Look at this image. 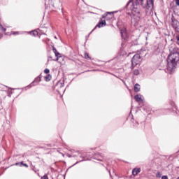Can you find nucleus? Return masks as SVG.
Here are the masks:
<instances>
[{
    "label": "nucleus",
    "mask_w": 179,
    "mask_h": 179,
    "mask_svg": "<svg viewBox=\"0 0 179 179\" xmlns=\"http://www.w3.org/2000/svg\"><path fill=\"white\" fill-rule=\"evenodd\" d=\"M179 62V52H175L173 53H171L167 58V71L171 73L174 69H176V66H177V64Z\"/></svg>",
    "instance_id": "obj_1"
},
{
    "label": "nucleus",
    "mask_w": 179,
    "mask_h": 179,
    "mask_svg": "<svg viewBox=\"0 0 179 179\" xmlns=\"http://www.w3.org/2000/svg\"><path fill=\"white\" fill-rule=\"evenodd\" d=\"M130 10H131L133 13L131 17V23L136 25L139 20H141V9L138 8V7H135L134 3H132V6L130 7Z\"/></svg>",
    "instance_id": "obj_2"
},
{
    "label": "nucleus",
    "mask_w": 179,
    "mask_h": 179,
    "mask_svg": "<svg viewBox=\"0 0 179 179\" xmlns=\"http://www.w3.org/2000/svg\"><path fill=\"white\" fill-rule=\"evenodd\" d=\"M142 57H143V50H141L140 52H138L131 59V66L132 68H135L136 65L141 62L142 60Z\"/></svg>",
    "instance_id": "obj_3"
},
{
    "label": "nucleus",
    "mask_w": 179,
    "mask_h": 179,
    "mask_svg": "<svg viewBox=\"0 0 179 179\" xmlns=\"http://www.w3.org/2000/svg\"><path fill=\"white\" fill-rule=\"evenodd\" d=\"M132 6L133 5L135 6V8H138V5H141L142 8H146V9H149V8H150V6H149V1L147 0L145 1V3H144L143 0H136L135 3H131V1H129V3H127V8H128V6H129V5Z\"/></svg>",
    "instance_id": "obj_4"
},
{
    "label": "nucleus",
    "mask_w": 179,
    "mask_h": 179,
    "mask_svg": "<svg viewBox=\"0 0 179 179\" xmlns=\"http://www.w3.org/2000/svg\"><path fill=\"white\" fill-rule=\"evenodd\" d=\"M120 34L122 36V38H123L124 40H126L127 37H128V32H127V29L125 28L120 29Z\"/></svg>",
    "instance_id": "obj_5"
},
{
    "label": "nucleus",
    "mask_w": 179,
    "mask_h": 179,
    "mask_svg": "<svg viewBox=\"0 0 179 179\" xmlns=\"http://www.w3.org/2000/svg\"><path fill=\"white\" fill-rule=\"evenodd\" d=\"M106 20H101L100 21L98 24H96L95 26V27L92 29V31H94V30H96V29H97V27H99L100 29V27H103V26H106Z\"/></svg>",
    "instance_id": "obj_6"
},
{
    "label": "nucleus",
    "mask_w": 179,
    "mask_h": 179,
    "mask_svg": "<svg viewBox=\"0 0 179 179\" xmlns=\"http://www.w3.org/2000/svg\"><path fill=\"white\" fill-rule=\"evenodd\" d=\"M139 173H141V168H134L132 170L133 176H138V174H139Z\"/></svg>",
    "instance_id": "obj_7"
},
{
    "label": "nucleus",
    "mask_w": 179,
    "mask_h": 179,
    "mask_svg": "<svg viewBox=\"0 0 179 179\" xmlns=\"http://www.w3.org/2000/svg\"><path fill=\"white\" fill-rule=\"evenodd\" d=\"M29 34H31V36H34V37H37V36H38V31L36 30L30 31Z\"/></svg>",
    "instance_id": "obj_8"
},
{
    "label": "nucleus",
    "mask_w": 179,
    "mask_h": 179,
    "mask_svg": "<svg viewBox=\"0 0 179 179\" xmlns=\"http://www.w3.org/2000/svg\"><path fill=\"white\" fill-rule=\"evenodd\" d=\"M134 99L136 101H137L138 103H140V101H142V97H141V95H136L134 96Z\"/></svg>",
    "instance_id": "obj_9"
},
{
    "label": "nucleus",
    "mask_w": 179,
    "mask_h": 179,
    "mask_svg": "<svg viewBox=\"0 0 179 179\" xmlns=\"http://www.w3.org/2000/svg\"><path fill=\"white\" fill-rule=\"evenodd\" d=\"M141 90V86L139 84H136L134 86V92H139Z\"/></svg>",
    "instance_id": "obj_10"
},
{
    "label": "nucleus",
    "mask_w": 179,
    "mask_h": 179,
    "mask_svg": "<svg viewBox=\"0 0 179 179\" xmlns=\"http://www.w3.org/2000/svg\"><path fill=\"white\" fill-rule=\"evenodd\" d=\"M41 81V78L40 76H38L34 81V83H38V82Z\"/></svg>",
    "instance_id": "obj_11"
},
{
    "label": "nucleus",
    "mask_w": 179,
    "mask_h": 179,
    "mask_svg": "<svg viewBox=\"0 0 179 179\" xmlns=\"http://www.w3.org/2000/svg\"><path fill=\"white\" fill-rule=\"evenodd\" d=\"M45 79L46 80V82H48L49 80H51V75L48 74L45 77Z\"/></svg>",
    "instance_id": "obj_12"
},
{
    "label": "nucleus",
    "mask_w": 179,
    "mask_h": 179,
    "mask_svg": "<svg viewBox=\"0 0 179 179\" xmlns=\"http://www.w3.org/2000/svg\"><path fill=\"white\" fill-rule=\"evenodd\" d=\"M55 57H57L56 61H58V58H61V54L57 52L55 53Z\"/></svg>",
    "instance_id": "obj_13"
},
{
    "label": "nucleus",
    "mask_w": 179,
    "mask_h": 179,
    "mask_svg": "<svg viewBox=\"0 0 179 179\" xmlns=\"http://www.w3.org/2000/svg\"><path fill=\"white\" fill-rule=\"evenodd\" d=\"M110 15V17H113L114 16V13L113 12H107L106 13V16H108Z\"/></svg>",
    "instance_id": "obj_14"
},
{
    "label": "nucleus",
    "mask_w": 179,
    "mask_h": 179,
    "mask_svg": "<svg viewBox=\"0 0 179 179\" xmlns=\"http://www.w3.org/2000/svg\"><path fill=\"white\" fill-rule=\"evenodd\" d=\"M57 87H59L60 89H63L64 88V84H62V83H57Z\"/></svg>",
    "instance_id": "obj_15"
},
{
    "label": "nucleus",
    "mask_w": 179,
    "mask_h": 179,
    "mask_svg": "<svg viewBox=\"0 0 179 179\" xmlns=\"http://www.w3.org/2000/svg\"><path fill=\"white\" fill-rule=\"evenodd\" d=\"M134 75H135L136 76H138V75H139V70L135 69L134 71Z\"/></svg>",
    "instance_id": "obj_16"
},
{
    "label": "nucleus",
    "mask_w": 179,
    "mask_h": 179,
    "mask_svg": "<svg viewBox=\"0 0 179 179\" xmlns=\"http://www.w3.org/2000/svg\"><path fill=\"white\" fill-rule=\"evenodd\" d=\"M156 177H157V178H162V173L157 172L156 173Z\"/></svg>",
    "instance_id": "obj_17"
},
{
    "label": "nucleus",
    "mask_w": 179,
    "mask_h": 179,
    "mask_svg": "<svg viewBox=\"0 0 179 179\" xmlns=\"http://www.w3.org/2000/svg\"><path fill=\"white\" fill-rule=\"evenodd\" d=\"M149 3H150L149 4L150 8H153V0H150Z\"/></svg>",
    "instance_id": "obj_18"
},
{
    "label": "nucleus",
    "mask_w": 179,
    "mask_h": 179,
    "mask_svg": "<svg viewBox=\"0 0 179 179\" xmlns=\"http://www.w3.org/2000/svg\"><path fill=\"white\" fill-rule=\"evenodd\" d=\"M82 157V159L80 160L79 162H77L76 164H74V166L75 164H78V163H80V162H83L85 160H87L86 158L83 157Z\"/></svg>",
    "instance_id": "obj_19"
},
{
    "label": "nucleus",
    "mask_w": 179,
    "mask_h": 179,
    "mask_svg": "<svg viewBox=\"0 0 179 179\" xmlns=\"http://www.w3.org/2000/svg\"><path fill=\"white\" fill-rule=\"evenodd\" d=\"M85 58L86 59H90V57H89V54L88 53H85Z\"/></svg>",
    "instance_id": "obj_20"
},
{
    "label": "nucleus",
    "mask_w": 179,
    "mask_h": 179,
    "mask_svg": "<svg viewBox=\"0 0 179 179\" xmlns=\"http://www.w3.org/2000/svg\"><path fill=\"white\" fill-rule=\"evenodd\" d=\"M20 166H24V167H29V165H27V164H24L23 162H21L20 163Z\"/></svg>",
    "instance_id": "obj_21"
},
{
    "label": "nucleus",
    "mask_w": 179,
    "mask_h": 179,
    "mask_svg": "<svg viewBox=\"0 0 179 179\" xmlns=\"http://www.w3.org/2000/svg\"><path fill=\"white\" fill-rule=\"evenodd\" d=\"M0 29L3 30V31H6V29L3 28V27L1 24H0Z\"/></svg>",
    "instance_id": "obj_22"
},
{
    "label": "nucleus",
    "mask_w": 179,
    "mask_h": 179,
    "mask_svg": "<svg viewBox=\"0 0 179 179\" xmlns=\"http://www.w3.org/2000/svg\"><path fill=\"white\" fill-rule=\"evenodd\" d=\"M52 51L55 54H56L58 51H57V49L53 46L52 47Z\"/></svg>",
    "instance_id": "obj_23"
},
{
    "label": "nucleus",
    "mask_w": 179,
    "mask_h": 179,
    "mask_svg": "<svg viewBox=\"0 0 179 179\" xmlns=\"http://www.w3.org/2000/svg\"><path fill=\"white\" fill-rule=\"evenodd\" d=\"M44 73H50V69H45L44 70Z\"/></svg>",
    "instance_id": "obj_24"
},
{
    "label": "nucleus",
    "mask_w": 179,
    "mask_h": 179,
    "mask_svg": "<svg viewBox=\"0 0 179 179\" xmlns=\"http://www.w3.org/2000/svg\"><path fill=\"white\" fill-rule=\"evenodd\" d=\"M41 179H48V176L47 175H44Z\"/></svg>",
    "instance_id": "obj_25"
},
{
    "label": "nucleus",
    "mask_w": 179,
    "mask_h": 179,
    "mask_svg": "<svg viewBox=\"0 0 179 179\" xmlns=\"http://www.w3.org/2000/svg\"><path fill=\"white\" fill-rule=\"evenodd\" d=\"M106 170H108L109 174H110V177H113V175L111 174V171L110 170H108V169L106 168Z\"/></svg>",
    "instance_id": "obj_26"
},
{
    "label": "nucleus",
    "mask_w": 179,
    "mask_h": 179,
    "mask_svg": "<svg viewBox=\"0 0 179 179\" xmlns=\"http://www.w3.org/2000/svg\"><path fill=\"white\" fill-rule=\"evenodd\" d=\"M162 179H169V177H167V176H163Z\"/></svg>",
    "instance_id": "obj_27"
},
{
    "label": "nucleus",
    "mask_w": 179,
    "mask_h": 179,
    "mask_svg": "<svg viewBox=\"0 0 179 179\" xmlns=\"http://www.w3.org/2000/svg\"><path fill=\"white\" fill-rule=\"evenodd\" d=\"M176 1V3L178 6H179V0H175Z\"/></svg>",
    "instance_id": "obj_28"
},
{
    "label": "nucleus",
    "mask_w": 179,
    "mask_h": 179,
    "mask_svg": "<svg viewBox=\"0 0 179 179\" xmlns=\"http://www.w3.org/2000/svg\"><path fill=\"white\" fill-rule=\"evenodd\" d=\"M177 40L179 42V36H177Z\"/></svg>",
    "instance_id": "obj_29"
},
{
    "label": "nucleus",
    "mask_w": 179,
    "mask_h": 179,
    "mask_svg": "<svg viewBox=\"0 0 179 179\" xmlns=\"http://www.w3.org/2000/svg\"><path fill=\"white\" fill-rule=\"evenodd\" d=\"M113 174L114 176H115V172L114 171V170H113Z\"/></svg>",
    "instance_id": "obj_30"
},
{
    "label": "nucleus",
    "mask_w": 179,
    "mask_h": 179,
    "mask_svg": "<svg viewBox=\"0 0 179 179\" xmlns=\"http://www.w3.org/2000/svg\"><path fill=\"white\" fill-rule=\"evenodd\" d=\"M19 34V32H14L13 34Z\"/></svg>",
    "instance_id": "obj_31"
},
{
    "label": "nucleus",
    "mask_w": 179,
    "mask_h": 179,
    "mask_svg": "<svg viewBox=\"0 0 179 179\" xmlns=\"http://www.w3.org/2000/svg\"><path fill=\"white\" fill-rule=\"evenodd\" d=\"M2 103V99H0V104Z\"/></svg>",
    "instance_id": "obj_32"
},
{
    "label": "nucleus",
    "mask_w": 179,
    "mask_h": 179,
    "mask_svg": "<svg viewBox=\"0 0 179 179\" xmlns=\"http://www.w3.org/2000/svg\"><path fill=\"white\" fill-rule=\"evenodd\" d=\"M15 166H19V163H15Z\"/></svg>",
    "instance_id": "obj_33"
},
{
    "label": "nucleus",
    "mask_w": 179,
    "mask_h": 179,
    "mask_svg": "<svg viewBox=\"0 0 179 179\" xmlns=\"http://www.w3.org/2000/svg\"><path fill=\"white\" fill-rule=\"evenodd\" d=\"M39 148H41L42 147H38Z\"/></svg>",
    "instance_id": "obj_34"
},
{
    "label": "nucleus",
    "mask_w": 179,
    "mask_h": 179,
    "mask_svg": "<svg viewBox=\"0 0 179 179\" xmlns=\"http://www.w3.org/2000/svg\"><path fill=\"white\" fill-rule=\"evenodd\" d=\"M98 160H101V159H98Z\"/></svg>",
    "instance_id": "obj_35"
},
{
    "label": "nucleus",
    "mask_w": 179,
    "mask_h": 179,
    "mask_svg": "<svg viewBox=\"0 0 179 179\" xmlns=\"http://www.w3.org/2000/svg\"><path fill=\"white\" fill-rule=\"evenodd\" d=\"M177 179H179V177Z\"/></svg>",
    "instance_id": "obj_36"
}]
</instances>
